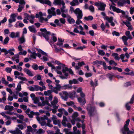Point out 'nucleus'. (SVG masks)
I'll use <instances>...</instances> for the list:
<instances>
[{"mask_svg":"<svg viewBox=\"0 0 134 134\" xmlns=\"http://www.w3.org/2000/svg\"><path fill=\"white\" fill-rule=\"evenodd\" d=\"M82 88L80 87L77 88L76 92L77 93H80V95L81 97L77 98L78 102L80 103V105L83 106L86 103V100L85 99V95L82 92Z\"/></svg>","mask_w":134,"mask_h":134,"instance_id":"nucleus-1","label":"nucleus"},{"mask_svg":"<svg viewBox=\"0 0 134 134\" xmlns=\"http://www.w3.org/2000/svg\"><path fill=\"white\" fill-rule=\"evenodd\" d=\"M87 109L88 111V114L90 117L93 116L94 114V112H96L95 107L92 106L90 104H88Z\"/></svg>","mask_w":134,"mask_h":134,"instance_id":"nucleus-2","label":"nucleus"},{"mask_svg":"<svg viewBox=\"0 0 134 134\" xmlns=\"http://www.w3.org/2000/svg\"><path fill=\"white\" fill-rule=\"evenodd\" d=\"M15 51V50L13 48L10 49L8 51H7L6 49L3 48L1 49V52L4 53V55H7L9 53L11 55H14V54L12 51L14 52Z\"/></svg>","mask_w":134,"mask_h":134,"instance_id":"nucleus-3","label":"nucleus"},{"mask_svg":"<svg viewBox=\"0 0 134 134\" xmlns=\"http://www.w3.org/2000/svg\"><path fill=\"white\" fill-rule=\"evenodd\" d=\"M59 21L61 23L59 22V20L58 19H55L54 21V23L56 25L59 27H61L62 26V24H64L65 23L66 21L65 19L63 18H61L59 19Z\"/></svg>","mask_w":134,"mask_h":134,"instance_id":"nucleus-4","label":"nucleus"},{"mask_svg":"<svg viewBox=\"0 0 134 134\" xmlns=\"http://www.w3.org/2000/svg\"><path fill=\"white\" fill-rule=\"evenodd\" d=\"M112 7L113 10L114 12L117 13H121L123 15H125L126 14L125 12L123 10H121L120 9L116 8L114 6H112L111 5L110 6V8L111 9Z\"/></svg>","mask_w":134,"mask_h":134,"instance_id":"nucleus-5","label":"nucleus"},{"mask_svg":"<svg viewBox=\"0 0 134 134\" xmlns=\"http://www.w3.org/2000/svg\"><path fill=\"white\" fill-rule=\"evenodd\" d=\"M83 14L81 10L79 8H76V15L77 18H82Z\"/></svg>","mask_w":134,"mask_h":134,"instance_id":"nucleus-6","label":"nucleus"},{"mask_svg":"<svg viewBox=\"0 0 134 134\" xmlns=\"http://www.w3.org/2000/svg\"><path fill=\"white\" fill-rule=\"evenodd\" d=\"M15 129V131L9 130V131L10 133L12 134H22V133L21 131L18 128L16 127Z\"/></svg>","mask_w":134,"mask_h":134,"instance_id":"nucleus-7","label":"nucleus"},{"mask_svg":"<svg viewBox=\"0 0 134 134\" xmlns=\"http://www.w3.org/2000/svg\"><path fill=\"white\" fill-rule=\"evenodd\" d=\"M43 36L45 38L46 41L48 42L52 46V44H53V42L52 40H49V37L48 35L42 33V34Z\"/></svg>","mask_w":134,"mask_h":134,"instance_id":"nucleus-8","label":"nucleus"},{"mask_svg":"<svg viewBox=\"0 0 134 134\" xmlns=\"http://www.w3.org/2000/svg\"><path fill=\"white\" fill-rule=\"evenodd\" d=\"M10 36L12 38L18 37H19V32H17L15 33L14 32H12L10 34Z\"/></svg>","mask_w":134,"mask_h":134,"instance_id":"nucleus-9","label":"nucleus"},{"mask_svg":"<svg viewBox=\"0 0 134 134\" xmlns=\"http://www.w3.org/2000/svg\"><path fill=\"white\" fill-rule=\"evenodd\" d=\"M106 6V4L103 3L101 2L99 7L98 8V10L101 11H104L105 9V7Z\"/></svg>","mask_w":134,"mask_h":134,"instance_id":"nucleus-10","label":"nucleus"},{"mask_svg":"<svg viewBox=\"0 0 134 134\" xmlns=\"http://www.w3.org/2000/svg\"><path fill=\"white\" fill-rule=\"evenodd\" d=\"M130 121L129 119H127L126 121V124L124 125V130L126 131H129V129L128 126L129 125V123Z\"/></svg>","mask_w":134,"mask_h":134,"instance_id":"nucleus-11","label":"nucleus"},{"mask_svg":"<svg viewBox=\"0 0 134 134\" xmlns=\"http://www.w3.org/2000/svg\"><path fill=\"white\" fill-rule=\"evenodd\" d=\"M23 70L24 71L26 72L29 76H34L32 74L31 71L28 69L25 68Z\"/></svg>","mask_w":134,"mask_h":134,"instance_id":"nucleus-12","label":"nucleus"},{"mask_svg":"<svg viewBox=\"0 0 134 134\" xmlns=\"http://www.w3.org/2000/svg\"><path fill=\"white\" fill-rule=\"evenodd\" d=\"M38 1L42 4H45L49 5H51V2L49 0H39Z\"/></svg>","mask_w":134,"mask_h":134,"instance_id":"nucleus-13","label":"nucleus"},{"mask_svg":"<svg viewBox=\"0 0 134 134\" xmlns=\"http://www.w3.org/2000/svg\"><path fill=\"white\" fill-rule=\"evenodd\" d=\"M107 77L109 78L110 81H111L112 80V78L115 77V76L114 75L113 73H112L111 74L109 73L107 74Z\"/></svg>","mask_w":134,"mask_h":134,"instance_id":"nucleus-14","label":"nucleus"},{"mask_svg":"<svg viewBox=\"0 0 134 134\" xmlns=\"http://www.w3.org/2000/svg\"><path fill=\"white\" fill-rule=\"evenodd\" d=\"M72 118V120H71V122L72 125H74L75 124V112L73 114Z\"/></svg>","mask_w":134,"mask_h":134,"instance_id":"nucleus-15","label":"nucleus"},{"mask_svg":"<svg viewBox=\"0 0 134 134\" xmlns=\"http://www.w3.org/2000/svg\"><path fill=\"white\" fill-rule=\"evenodd\" d=\"M28 29L31 32H32L34 33L36 32V29L34 28V25L29 26Z\"/></svg>","mask_w":134,"mask_h":134,"instance_id":"nucleus-16","label":"nucleus"},{"mask_svg":"<svg viewBox=\"0 0 134 134\" xmlns=\"http://www.w3.org/2000/svg\"><path fill=\"white\" fill-rule=\"evenodd\" d=\"M122 40L123 42L124 43V44L125 45H127L128 43L127 42V41L128 39V38L125 36H122Z\"/></svg>","mask_w":134,"mask_h":134,"instance_id":"nucleus-17","label":"nucleus"},{"mask_svg":"<svg viewBox=\"0 0 134 134\" xmlns=\"http://www.w3.org/2000/svg\"><path fill=\"white\" fill-rule=\"evenodd\" d=\"M126 1L125 0H121L118 2V4L119 6H123L124 4H125Z\"/></svg>","mask_w":134,"mask_h":134,"instance_id":"nucleus-18","label":"nucleus"},{"mask_svg":"<svg viewBox=\"0 0 134 134\" xmlns=\"http://www.w3.org/2000/svg\"><path fill=\"white\" fill-rule=\"evenodd\" d=\"M112 56L114 57L115 59L119 60L120 59V57L118 56V54L116 53H113Z\"/></svg>","mask_w":134,"mask_h":134,"instance_id":"nucleus-19","label":"nucleus"},{"mask_svg":"<svg viewBox=\"0 0 134 134\" xmlns=\"http://www.w3.org/2000/svg\"><path fill=\"white\" fill-rule=\"evenodd\" d=\"M104 18V20H107L110 23L112 22L113 20V17H109L108 16H106Z\"/></svg>","mask_w":134,"mask_h":134,"instance_id":"nucleus-20","label":"nucleus"},{"mask_svg":"<svg viewBox=\"0 0 134 134\" xmlns=\"http://www.w3.org/2000/svg\"><path fill=\"white\" fill-rule=\"evenodd\" d=\"M21 85L20 83H18L17 87L15 88V90L17 91L16 92V93L17 94L18 92L20 91L21 90Z\"/></svg>","mask_w":134,"mask_h":134,"instance_id":"nucleus-21","label":"nucleus"},{"mask_svg":"<svg viewBox=\"0 0 134 134\" xmlns=\"http://www.w3.org/2000/svg\"><path fill=\"white\" fill-rule=\"evenodd\" d=\"M9 40V38L8 37H6L4 39V42L3 41L2 42V44L3 45L7 44L8 43Z\"/></svg>","mask_w":134,"mask_h":134,"instance_id":"nucleus-22","label":"nucleus"},{"mask_svg":"<svg viewBox=\"0 0 134 134\" xmlns=\"http://www.w3.org/2000/svg\"><path fill=\"white\" fill-rule=\"evenodd\" d=\"M84 19L88 21L89 20L91 21L93 19V17L91 16H89L88 17H85L84 18Z\"/></svg>","mask_w":134,"mask_h":134,"instance_id":"nucleus-23","label":"nucleus"},{"mask_svg":"<svg viewBox=\"0 0 134 134\" xmlns=\"http://www.w3.org/2000/svg\"><path fill=\"white\" fill-rule=\"evenodd\" d=\"M77 19L76 21V24L77 25H80L81 23L83 24L82 21L80 19L82 18H77Z\"/></svg>","mask_w":134,"mask_h":134,"instance_id":"nucleus-24","label":"nucleus"},{"mask_svg":"<svg viewBox=\"0 0 134 134\" xmlns=\"http://www.w3.org/2000/svg\"><path fill=\"white\" fill-rule=\"evenodd\" d=\"M54 46L55 49V51L57 53L60 52L61 51V50L63 51H64V50L62 48H60L59 49L57 48L56 46L55 45H54Z\"/></svg>","mask_w":134,"mask_h":134,"instance_id":"nucleus-25","label":"nucleus"},{"mask_svg":"<svg viewBox=\"0 0 134 134\" xmlns=\"http://www.w3.org/2000/svg\"><path fill=\"white\" fill-rule=\"evenodd\" d=\"M55 35V34L54 33H53L52 35V40L53 41H52L53 42V43L56 42L57 41V37L55 36H54Z\"/></svg>","mask_w":134,"mask_h":134,"instance_id":"nucleus-26","label":"nucleus"},{"mask_svg":"<svg viewBox=\"0 0 134 134\" xmlns=\"http://www.w3.org/2000/svg\"><path fill=\"white\" fill-rule=\"evenodd\" d=\"M31 54L30 55V57L32 58L36 59V55H37V53L35 52H32Z\"/></svg>","mask_w":134,"mask_h":134,"instance_id":"nucleus-27","label":"nucleus"},{"mask_svg":"<svg viewBox=\"0 0 134 134\" xmlns=\"http://www.w3.org/2000/svg\"><path fill=\"white\" fill-rule=\"evenodd\" d=\"M20 43H23L25 41V40L24 38V35H22V36L20 39Z\"/></svg>","mask_w":134,"mask_h":134,"instance_id":"nucleus-28","label":"nucleus"},{"mask_svg":"<svg viewBox=\"0 0 134 134\" xmlns=\"http://www.w3.org/2000/svg\"><path fill=\"white\" fill-rule=\"evenodd\" d=\"M16 16L15 14L14 13L10 15V18L13 20L14 21H15L16 20L15 19Z\"/></svg>","mask_w":134,"mask_h":134,"instance_id":"nucleus-29","label":"nucleus"},{"mask_svg":"<svg viewBox=\"0 0 134 134\" xmlns=\"http://www.w3.org/2000/svg\"><path fill=\"white\" fill-rule=\"evenodd\" d=\"M56 87H53V88L54 89H56L58 91H60V88H61V86L59 83H56L55 85Z\"/></svg>","mask_w":134,"mask_h":134,"instance_id":"nucleus-30","label":"nucleus"},{"mask_svg":"<svg viewBox=\"0 0 134 134\" xmlns=\"http://www.w3.org/2000/svg\"><path fill=\"white\" fill-rule=\"evenodd\" d=\"M45 131L43 130L42 129H39L37 131L36 133H38L39 134H41V133H44L45 132Z\"/></svg>","mask_w":134,"mask_h":134,"instance_id":"nucleus-31","label":"nucleus"},{"mask_svg":"<svg viewBox=\"0 0 134 134\" xmlns=\"http://www.w3.org/2000/svg\"><path fill=\"white\" fill-rule=\"evenodd\" d=\"M67 20L69 24L74 23L75 22V20L73 18L70 19V18L68 19Z\"/></svg>","mask_w":134,"mask_h":134,"instance_id":"nucleus-32","label":"nucleus"},{"mask_svg":"<svg viewBox=\"0 0 134 134\" xmlns=\"http://www.w3.org/2000/svg\"><path fill=\"white\" fill-rule=\"evenodd\" d=\"M97 81H96L95 82V83H94L92 81H91L90 82V84L92 86H96L98 85Z\"/></svg>","mask_w":134,"mask_h":134,"instance_id":"nucleus-33","label":"nucleus"},{"mask_svg":"<svg viewBox=\"0 0 134 134\" xmlns=\"http://www.w3.org/2000/svg\"><path fill=\"white\" fill-rule=\"evenodd\" d=\"M86 48V46L84 45L82 46H80L76 48V49L79 50H82L83 49Z\"/></svg>","mask_w":134,"mask_h":134,"instance_id":"nucleus-34","label":"nucleus"},{"mask_svg":"<svg viewBox=\"0 0 134 134\" xmlns=\"http://www.w3.org/2000/svg\"><path fill=\"white\" fill-rule=\"evenodd\" d=\"M32 68L35 70H37L38 69V65L35 64L34 63L32 66Z\"/></svg>","mask_w":134,"mask_h":134,"instance_id":"nucleus-35","label":"nucleus"},{"mask_svg":"<svg viewBox=\"0 0 134 134\" xmlns=\"http://www.w3.org/2000/svg\"><path fill=\"white\" fill-rule=\"evenodd\" d=\"M2 81L3 83L6 85H7L9 83V82L8 81H6L5 78L4 77H3L2 78Z\"/></svg>","mask_w":134,"mask_h":134,"instance_id":"nucleus-36","label":"nucleus"},{"mask_svg":"<svg viewBox=\"0 0 134 134\" xmlns=\"http://www.w3.org/2000/svg\"><path fill=\"white\" fill-rule=\"evenodd\" d=\"M122 23L125 25H126V26L127 27H129V26L131 24L130 22L129 21H126V22L123 21Z\"/></svg>","mask_w":134,"mask_h":134,"instance_id":"nucleus-37","label":"nucleus"},{"mask_svg":"<svg viewBox=\"0 0 134 134\" xmlns=\"http://www.w3.org/2000/svg\"><path fill=\"white\" fill-rule=\"evenodd\" d=\"M89 9L92 12H94V7L92 5L89 6L88 7Z\"/></svg>","mask_w":134,"mask_h":134,"instance_id":"nucleus-38","label":"nucleus"},{"mask_svg":"<svg viewBox=\"0 0 134 134\" xmlns=\"http://www.w3.org/2000/svg\"><path fill=\"white\" fill-rule=\"evenodd\" d=\"M18 7L19 8L17 9V11L18 12H20L22 11V9L24 8V5H19Z\"/></svg>","mask_w":134,"mask_h":134,"instance_id":"nucleus-39","label":"nucleus"},{"mask_svg":"<svg viewBox=\"0 0 134 134\" xmlns=\"http://www.w3.org/2000/svg\"><path fill=\"white\" fill-rule=\"evenodd\" d=\"M72 86L70 85L69 84L65 85L63 86L64 89H66L67 88H71Z\"/></svg>","mask_w":134,"mask_h":134,"instance_id":"nucleus-40","label":"nucleus"},{"mask_svg":"<svg viewBox=\"0 0 134 134\" xmlns=\"http://www.w3.org/2000/svg\"><path fill=\"white\" fill-rule=\"evenodd\" d=\"M54 2L55 5H59L61 4V0H55Z\"/></svg>","mask_w":134,"mask_h":134,"instance_id":"nucleus-41","label":"nucleus"},{"mask_svg":"<svg viewBox=\"0 0 134 134\" xmlns=\"http://www.w3.org/2000/svg\"><path fill=\"white\" fill-rule=\"evenodd\" d=\"M83 80V78L82 77H80L77 79V80H76V84L79 83L78 81L80 82H82Z\"/></svg>","mask_w":134,"mask_h":134,"instance_id":"nucleus-42","label":"nucleus"},{"mask_svg":"<svg viewBox=\"0 0 134 134\" xmlns=\"http://www.w3.org/2000/svg\"><path fill=\"white\" fill-rule=\"evenodd\" d=\"M32 99L34 101V103L35 104L37 103L39 101V100L36 97H35V98H32Z\"/></svg>","mask_w":134,"mask_h":134,"instance_id":"nucleus-43","label":"nucleus"},{"mask_svg":"<svg viewBox=\"0 0 134 134\" xmlns=\"http://www.w3.org/2000/svg\"><path fill=\"white\" fill-rule=\"evenodd\" d=\"M85 75V77L87 78L91 77L92 75V74L90 72H86Z\"/></svg>","mask_w":134,"mask_h":134,"instance_id":"nucleus-44","label":"nucleus"},{"mask_svg":"<svg viewBox=\"0 0 134 134\" xmlns=\"http://www.w3.org/2000/svg\"><path fill=\"white\" fill-rule=\"evenodd\" d=\"M98 54L101 55H103L105 54V53L103 50H100L98 51Z\"/></svg>","mask_w":134,"mask_h":134,"instance_id":"nucleus-45","label":"nucleus"},{"mask_svg":"<svg viewBox=\"0 0 134 134\" xmlns=\"http://www.w3.org/2000/svg\"><path fill=\"white\" fill-rule=\"evenodd\" d=\"M77 65L81 67L85 65V63L83 61H82L80 62H78L77 63Z\"/></svg>","mask_w":134,"mask_h":134,"instance_id":"nucleus-46","label":"nucleus"},{"mask_svg":"<svg viewBox=\"0 0 134 134\" xmlns=\"http://www.w3.org/2000/svg\"><path fill=\"white\" fill-rule=\"evenodd\" d=\"M58 102V100H53L51 102V104L52 105H55Z\"/></svg>","mask_w":134,"mask_h":134,"instance_id":"nucleus-47","label":"nucleus"},{"mask_svg":"<svg viewBox=\"0 0 134 134\" xmlns=\"http://www.w3.org/2000/svg\"><path fill=\"white\" fill-rule=\"evenodd\" d=\"M112 35L113 36H120V34L117 32L116 31H114L112 32Z\"/></svg>","mask_w":134,"mask_h":134,"instance_id":"nucleus-48","label":"nucleus"},{"mask_svg":"<svg viewBox=\"0 0 134 134\" xmlns=\"http://www.w3.org/2000/svg\"><path fill=\"white\" fill-rule=\"evenodd\" d=\"M20 107L21 108L23 109L24 110H26L27 108V106L26 105L23 104L20 105Z\"/></svg>","mask_w":134,"mask_h":134,"instance_id":"nucleus-49","label":"nucleus"},{"mask_svg":"<svg viewBox=\"0 0 134 134\" xmlns=\"http://www.w3.org/2000/svg\"><path fill=\"white\" fill-rule=\"evenodd\" d=\"M5 70L8 73H10L12 70V69L11 68L7 67L5 69Z\"/></svg>","mask_w":134,"mask_h":134,"instance_id":"nucleus-50","label":"nucleus"},{"mask_svg":"<svg viewBox=\"0 0 134 134\" xmlns=\"http://www.w3.org/2000/svg\"><path fill=\"white\" fill-rule=\"evenodd\" d=\"M74 132L73 133L71 132H69L66 134H75V126H74L73 127Z\"/></svg>","mask_w":134,"mask_h":134,"instance_id":"nucleus-51","label":"nucleus"},{"mask_svg":"<svg viewBox=\"0 0 134 134\" xmlns=\"http://www.w3.org/2000/svg\"><path fill=\"white\" fill-rule=\"evenodd\" d=\"M69 83L70 85H72L73 83L75 84V79H74L72 80H70L69 81Z\"/></svg>","mask_w":134,"mask_h":134,"instance_id":"nucleus-52","label":"nucleus"},{"mask_svg":"<svg viewBox=\"0 0 134 134\" xmlns=\"http://www.w3.org/2000/svg\"><path fill=\"white\" fill-rule=\"evenodd\" d=\"M18 79L20 80H21L23 81H27V79L25 77H23L21 76H19Z\"/></svg>","mask_w":134,"mask_h":134,"instance_id":"nucleus-53","label":"nucleus"},{"mask_svg":"<svg viewBox=\"0 0 134 134\" xmlns=\"http://www.w3.org/2000/svg\"><path fill=\"white\" fill-rule=\"evenodd\" d=\"M65 8V6H63V7H62L60 8V9L62 13L66 12V11H65L64 9Z\"/></svg>","mask_w":134,"mask_h":134,"instance_id":"nucleus-54","label":"nucleus"},{"mask_svg":"<svg viewBox=\"0 0 134 134\" xmlns=\"http://www.w3.org/2000/svg\"><path fill=\"white\" fill-rule=\"evenodd\" d=\"M69 69L67 67H65L64 68H63L62 70V72L63 73H65L66 72V71H68Z\"/></svg>","mask_w":134,"mask_h":134,"instance_id":"nucleus-55","label":"nucleus"},{"mask_svg":"<svg viewBox=\"0 0 134 134\" xmlns=\"http://www.w3.org/2000/svg\"><path fill=\"white\" fill-rule=\"evenodd\" d=\"M62 98L63 99L64 101H67L68 99V96H65V97L64 96H61Z\"/></svg>","mask_w":134,"mask_h":134,"instance_id":"nucleus-56","label":"nucleus"},{"mask_svg":"<svg viewBox=\"0 0 134 134\" xmlns=\"http://www.w3.org/2000/svg\"><path fill=\"white\" fill-rule=\"evenodd\" d=\"M78 113L76 112V121H78V122H80L81 120L79 118H76V117L78 116Z\"/></svg>","mask_w":134,"mask_h":134,"instance_id":"nucleus-57","label":"nucleus"},{"mask_svg":"<svg viewBox=\"0 0 134 134\" xmlns=\"http://www.w3.org/2000/svg\"><path fill=\"white\" fill-rule=\"evenodd\" d=\"M89 33L92 36H93L94 35V31L93 30H90L89 31Z\"/></svg>","mask_w":134,"mask_h":134,"instance_id":"nucleus-58","label":"nucleus"},{"mask_svg":"<svg viewBox=\"0 0 134 134\" xmlns=\"http://www.w3.org/2000/svg\"><path fill=\"white\" fill-rule=\"evenodd\" d=\"M100 27L102 29V30L103 31H104V30L105 28L104 24L103 23H102L100 25Z\"/></svg>","mask_w":134,"mask_h":134,"instance_id":"nucleus-59","label":"nucleus"},{"mask_svg":"<svg viewBox=\"0 0 134 134\" xmlns=\"http://www.w3.org/2000/svg\"><path fill=\"white\" fill-rule=\"evenodd\" d=\"M19 3L21 5H23L24 6L26 2L25 1H20Z\"/></svg>","mask_w":134,"mask_h":134,"instance_id":"nucleus-60","label":"nucleus"},{"mask_svg":"<svg viewBox=\"0 0 134 134\" xmlns=\"http://www.w3.org/2000/svg\"><path fill=\"white\" fill-rule=\"evenodd\" d=\"M60 120H53V124L55 125L57 124L59 121H60Z\"/></svg>","mask_w":134,"mask_h":134,"instance_id":"nucleus-61","label":"nucleus"},{"mask_svg":"<svg viewBox=\"0 0 134 134\" xmlns=\"http://www.w3.org/2000/svg\"><path fill=\"white\" fill-rule=\"evenodd\" d=\"M7 79L8 81H12L13 79L9 76H7Z\"/></svg>","mask_w":134,"mask_h":134,"instance_id":"nucleus-62","label":"nucleus"},{"mask_svg":"<svg viewBox=\"0 0 134 134\" xmlns=\"http://www.w3.org/2000/svg\"><path fill=\"white\" fill-rule=\"evenodd\" d=\"M40 86H39L37 85H34V87L35 88V90L36 91H38L39 90V89Z\"/></svg>","mask_w":134,"mask_h":134,"instance_id":"nucleus-63","label":"nucleus"},{"mask_svg":"<svg viewBox=\"0 0 134 134\" xmlns=\"http://www.w3.org/2000/svg\"><path fill=\"white\" fill-rule=\"evenodd\" d=\"M134 12V7H131L130 8V13L131 14H132Z\"/></svg>","mask_w":134,"mask_h":134,"instance_id":"nucleus-64","label":"nucleus"}]
</instances>
